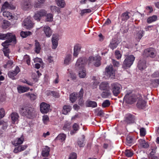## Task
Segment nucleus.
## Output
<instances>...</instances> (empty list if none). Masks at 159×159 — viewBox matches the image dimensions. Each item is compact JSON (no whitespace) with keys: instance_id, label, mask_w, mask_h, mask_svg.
I'll return each instance as SVG.
<instances>
[{"instance_id":"nucleus-1","label":"nucleus","mask_w":159,"mask_h":159,"mask_svg":"<svg viewBox=\"0 0 159 159\" xmlns=\"http://www.w3.org/2000/svg\"><path fill=\"white\" fill-rule=\"evenodd\" d=\"M0 39H7L4 42L2 43V45L4 47L3 51L5 56L7 57L9 59V53L10 51L7 46L10 45V43L13 41L14 42L16 40L15 36L14 35L11 33H7V34H0Z\"/></svg>"},{"instance_id":"nucleus-2","label":"nucleus","mask_w":159,"mask_h":159,"mask_svg":"<svg viewBox=\"0 0 159 159\" xmlns=\"http://www.w3.org/2000/svg\"><path fill=\"white\" fill-rule=\"evenodd\" d=\"M34 109L30 106H23L20 109V113L23 116L30 117L34 113Z\"/></svg>"},{"instance_id":"nucleus-3","label":"nucleus","mask_w":159,"mask_h":159,"mask_svg":"<svg viewBox=\"0 0 159 159\" xmlns=\"http://www.w3.org/2000/svg\"><path fill=\"white\" fill-rule=\"evenodd\" d=\"M135 59L133 55L127 56L123 62L122 67L124 69H127L130 67L133 64Z\"/></svg>"},{"instance_id":"nucleus-4","label":"nucleus","mask_w":159,"mask_h":159,"mask_svg":"<svg viewBox=\"0 0 159 159\" xmlns=\"http://www.w3.org/2000/svg\"><path fill=\"white\" fill-rule=\"evenodd\" d=\"M111 87L113 94L116 96H117L120 94L122 89L121 85L117 82L111 84Z\"/></svg>"},{"instance_id":"nucleus-5","label":"nucleus","mask_w":159,"mask_h":159,"mask_svg":"<svg viewBox=\"0 0 159 159\" xmlns=\"http://www.w3.org/2000/svg\"><path fill=\"white\" fill-rule=\"evenodd\" d=\"M47 12L44 9H41L36 11L33 16L34 19L37 21H40L42 17L46 15Z\"/></svg>"},{"instance_id":"nucleus-6","label":"nucleus","mask_w":159,"mask_h":159,"mask_svg":"<svg viewBox=\"0 0 159 159\" xmlns=\"http://www.w3.org/2000/svg\"><path fill=\"white\" fill-rule=\"evenodd\" d=\"M138 98V97H137ZM137 97L134 94H127L124 98L125 102L127 103L132 104L136 102Z\"/></svg>"},{"instance_id":"nucleus-7","label":"nucleus","mask_w":159,"mask_h":159,"mask_svg":"<svg viewBox=\"0 0 159 159\" xmlns=\"http://www.w3.org/2000/svg\"><path fill=\"white\" fill-rule=\"evenodd\" d=\"M31 19V17L28 16L24 21L23 25L25 28L27 29H30L33 26L34 24L32 22Z\"/></svg>"},{"instance_id":"nucleus-8","label":"nucleus","mask_w":159,"mask_h":159,"mask_svg":"<svg viewBox=\"0 0 159 159\" xmlns=\"http://www.w3.org/2000/svg\"><path fill=\"white\" fill-rule=\"evenodd\" d=\"M49 104L44 102H42L40 105V110L42 113H47L50 110Z\"/></svg>"},{"instance_id":"nucleus-9","label":"nucleus","mask_w":159,"mask_h":159,"mask_svg":"<svg viewBox=\"0 0 159 159\" xmlns=\"http://www.w3.org/2000/svg\"><path fill=\"white\" fill-rule=\"evenodd\" d=\"M155 52V51L153 48H149L144 50L143 54L145 56L153 58L156 56Z\"/></svg>"},{"instance_id":"nucleus-10","label":"nucleus","mask_w":159,"mask_h":159,"mask_svg":"<svg viewBox=\"0 0 159 159\" xmlns=\"http://www.w3.org/2000/svg\"><path fill=\"white\" fill-rule=\"evenodd\" d=\"M87 60L84 57L79 58L77 60L75 66L78 68H81L84 67V65L86 64Z\"/></svg>"},{"instance_id":"nucleus-11","label":"nucleus","mask_w":159,"mask_h":159,"mask_svg":"<svg viewBox=\"0 0 159 159\" xmlns=\"http://www.w3.org/2000/svg\"><path fill=\"white\" fill-rule=\"evenodd\" d=\"M106 74L109 77L113 78L115 76V70L112 65L107 67L106 68Z\"/></svg>"},{"instance_id":"nucleus-12","label":"nucleus","mask_w":159,"mask_h":159,"mask_svg":"<svg viewBox=\"0 0 159 159\" xmlns=\"http://www.w3.org/2000/svg\"><path fill=\"white\" fill-rule=\"evenodd\" d=\"M22 8L24 10H27V9H30L33 7L31 0H26L23 2L21 4Z\"/></svg>"},{"instance_id":"nucleus-13","label":"nucleus","mask_w":159,"mask_h":159,"mask_svg":"<svg viewBox=\"0 0 159 159\" xmlns=\"http://www.w3.org/2000/svg\"><path fill=\"white\" fill-rule=\"evenodd\" d=\"M101 58L100 57L96 56L95 57H90L89 58V60L90 62H93L96 66H99L101 64L100 61Z\"/></svg>"},{"instance_id":"nucleus-14","label":"nucleus","mask_w":159,"mask_h":159,"mask_svg":"<svg viewBox=\"0 0 159 159\" xmlns=\"http://www.w3.org/2000/svg\"><path fill=\"white\" fill-rule=\"evenodd\" d=\"M138 96H139V99L137 104V106L140 109H143L146 106V102L142 99V97L138 95Z\"/></svg>"},{"instance_id":"nucleus-15","label":"nucleus","mask_w":159,"mask_h":159,"mask_svg":"<svg viewBox=\"0 0 159 159\" xmlns=\"http://www.w3.org/2000/svg\"><path fill=\"white\" fill-rule=\"evenodd\" d=\"M19 67L17 66L14 71H9L8 74L9 77L12 79H14V77L20 72Z\"/></svg>"},{"instance_id":"nucleus-16","label":"nucleus","mask_w":159,"mask_h":159,"mask_svg":"<svg viewBox=\"0 0 159 159\" xmlns=\"http://www.w3.org/2000/svg\"><path fill=\"white\" fill-rule=\"evenodd\" d=\"M81 45L80 44H76L74 47L73 56L77 57L81 48Z\"/></svg>"},{"instance_id":"nucleus-17","label":"nucleus","mask_w":159,"mask_h":159,"mask_svg":"<svg viewBox=\"0 0 159 159\" xmlns=\"http://www.w3.org/2000/svg\"><path fill=\"white\" fill-rule=\"evenodd\" d=\"M84 92L83 89L81 88L79 92L78 96V98H79L78 104L81 106H83L84 104V101L83 99Z\"/></svg>"},{"instance_id":"nucleus-18","label":"nucleus","mask_w":159,"mask_h":159,"mask_svg":"<svg viewBox=\"0 0 159 159\" xmlns=\"http://www.w3.org/2000/svg\"><path fill=\"white\" fill-rule=\"evenodd\" d=\"M15 8V7L14 6L9 4L7 2H5L2 5L1 10L2 11L5 9H10L13 10Z\"/></svg>"},{"instance_id":"nucleus-19","label":"nucleus","mask_w":159,"mask_h":159,"mask_svg":"<svg viewBox=\"0 0 159 159\" xmlns=\"http://www.w3.org/2000/svg\"><path fill=\"white\" fill-rule=\"evenodd\" d=\"M99 89L102 90H110L109 84L107 82L101 83L99 85Z\"/></svg>"},{"instance_id":"nucleus-20","label":"nucleus","mask_w":159,"mask_h":159,"mask_svg":"<svg viewBox=\"0 0 159 159\" xmlns=\"http://www.w3.org/2000/svg\"><path fill=\"white\" fill-rule=\"evenodd\" d=\"M138 67L141 70L144 69L146 67V61L143 59L140 60L138 62Z\"/></svg>"},{"instance_id":"nucleus-21","label":"nucleus","mask_w":159,"mask_h":159,"mask_svg":"<svg viewBox=\"0 0 159 159\" xmlns=\"http://www.w3.org/2000/svg\"><path fill=\"white\" fill-rule=\"evenodd\" d=\"M58 36L57 35H53L52 39V48L56 49L58 45Z\"/></svg>"},{"instance_id":"nucleus-22","label":"nucleus","mask_w":159,"mask_h":159,"mask_svg":"<svg viewBox=\"0 0 159 159\" xmlns=\"http://www.w3.org/2000/svg\"><path fill=\"white\" fill-rule=\"evenodd\" d=\"M43 30L46 36L48 37H50L52 34V31L50 27L48 26L44 27Z\"/></svg>"},{"instance_id":"nucleus-23","label":"nucleus","mask_w":159,"mask_h":159,"mask_svg":"<svg viewBox=\"0 0 159 159\" xmlns=\"http://www.w3.org/2000/svg\"><path fill=\"white\" fill-rule=\"evenodd\" d=\"M134 118L133 115L130 114H128L126 115L125 121L127 124L134 123Z\"/></svg>"},{"instance_id":"nucleus-24","label":"nucleus","mask_w":159,"mask_h":159,"mask_svg":"<svg viewBox=\"0 0 159 159\" xmlns=\"http://www.w3.org/2000/svg\"><path fill=\"white\" fill-rule=\"evenodd\" d=\"M79 93H78L74 92L70 95L69 99L70 102L72 103L75 102L78 98Z\"/></svg>"},{"instance_id":"nucleus-25","label":"nucleus","mask_w":159,"mask_h":159,"mask_svg":"<svg viewBox=\"0 0 159 159\" xmlns=\"http://www.w3.org/2000/svg\"><path fill=\"white\" fill-rule=\"evenodd\" d=\"M46 0H34V8H40L41 7V4H44Z\"/></svg>"},{"instance_id":"nucleus-26","label":"nucleus","mask_w":159,"mask_h":159,"mask_svg":"<svg viewBox=\"0 0 159 159\" xmlns=\"http://www.w3.org/2000/svg\"><path fill=\"white\" fill-rule=\"evenodd\" d=\"M27 147L26 145H20L15 148L13 150L15 153H17L19 152L23 151L25 150Z\"/></svg>"},{"instance_id":"nucleus-27","label":"nucleus","mask_w":159,"mask_h":159,"mask_svg":"<svg viewBox=\"0 0 159 159\" xmlns=\"http://www.w3.org/2000/svg\"><path fill=\"white\" fill-rule=\"evenodd\" d=\"M50 151V148L47 146H45L43 149L42 152V155L43 156L45 157L48 156Z\"/></svg>"},{"instance_id":"nucleus-28","label":"nucleus","mask_w":159,"mask_h":159,"mask_svg":"<svg viewBox=\"0 0 159 159\" xmlns=\"http://www.w3.org/2000/svg\"><path fill=\"white\" fill-rule=\"evenodd\" d=\"M24 140V138L23 137H20V138L16 139L13 142V144L15 146H16L22 144Z\"/></svg>"},{"instance_id":"nucleus-29","label":"nucleus","mask_w":159,"mask_h":159,"mask_svg":"<svg viewBox=\"0 0 159 159\" xmlns=\"http://www.w3.org/2000/svg\"><path fill=\"white\" fill-rule=\"evenodd\" d=\"M79 70V75L80 78H85L86 75V71L85 69L83 67L81 68H78Z\"/></svg>"},{"instance_id":"nucleus-30","label":"nucleus","mask_w":159,"mask_h":159,"mask_svg":"<svg viewBox=\"0 0 159 159\" xmlns=\"http://www.w3.org/2000/svg\"><path fill=\"white\" fill-rule=\"evenodd\" d=\"M139 142L140 146L143 148H147L149 146V145L147 142L143 139H140L139 140Z\"/></svg>"},{"instance_id":"nucleus-31","label":"nucleus","mask_w":159,"mask_h":159,"mask_svg":"<svg viewBox=\"0 0 159 159\" xmlns=\"http://www.w3.org/2000/svg\"><path fill=\"white\" fill-rule=\"evenodd\" d=\"M130 13L128 12H126L122 14L120 17L122 21H125L129 18Z\"/></svg>"},{"instance_id":"nucleus-32","label":"nucleus","mask_w":159,"mask_h":159,"mask_svg":"<svg viewBox=\"0 0 159 159\" xmlns=\"http://www.w3.org/2000/svg\"><path fill=\"white\" fill-rule=\"evenodd\" d=\"M118 45V43L116 39H113L110 42L109 47L112 50L116 48Z\"/></svg>"},{"instance_id":"nucleus-33","label":"nucleus","mask_w":159,"mask_h":159,"mask_svg":"<svg viewBox=\"0 0 159 159\" xmlns=\"http://www.w3.org/2000/svg\"><path fill=\"white\" fill-rule=\"evenodd\" d=\"M35 42L34 51L36 53H39L41 49V45L38 40H35Z\"/></svg>"},{"instance_id":"nucleus-34","label":"nucleus","mask_w":159,"mask_h":159,"mask_svg":"<svg viewBox=\"0 0 159 159\" xmlns=\"http://www.w3.org/2000/svg\"><path fill=\"white\" fill-rule=\"evenodd\" d=\"M3 16L7 18L9 20H11L13 19L14 17L12 15V14L8 11H5L3 13Z\"/></svg>"},{"instance_id":"nucleus-35","label":"nucleus","mask_w":159,"mask_h":159,"mask_svg":"<svg viewBox=\"0 0 159 159\" xmlns=\"http://www.w3.org/2000/svg\"><path fill=\"white\" fill-rule=\"evenodd\" d=\"M30 89L29 87L19 86L17 87V89L19 93H22L27 92Z\"/></svg>"},{"instance_id":"nucleus-36","label":"nucleus","mask_w":159,"mask_h":159,"mask_svg":"<svg viewBox=\"0 0 159 159\" xmlns=\"http://www.w3.org/2000/svg\"><path fill=\"white\" fill-rule=\"evenodd\" d=\"M71 106L69 105H65L62 110V113L66 115L69 112L71 109Z\"/></svg>"},{"instance_id":"nucleus-37","label":"nucleus","mask_w":159,"mask_h":159,"mask_svg":"<svg viewBox=\"0 0 159 159\" xmlns=\"http://www.w3.org/2000/svg\"><path fill=\"white\" fill-rule=\"evenodd\" d=\"M50 9L52 13L57 12L59 13L61 12L60 9L56 6H51L50 7Z\"/></svg>"},{"instance_id":"nucleus-38","label":"nucleus","mask_w":159,"mask_h":159,"mask_svg":"<svg viewBox=\"0 0 159 159\" xmlns=\"http://www.w3.org/2000/svg\"><path fill=\"white\" fill-rule=\"evenodd\" d=\"M73 130L70 131V134L73 135L77 132L79 129V125L76 123H75L73 125Z\"/></svg>"},{"instance_id":"nucleus-39","label":"nucleus","mask_w":159,"mask_h":159,"mask_svg":"<svg viewBox=\"0 0 159 159\" xmlns=\"http://www.w3.org/2000/svg\"><path fill=\"white\" fill-rule=\"evenodd\" d=\"M82 139H79L77 141V144L80 147H84L85 145L84 143L85 136L84 135H82Z\"/></svg>"},{"instance_id":"nucleus-40","label":"nucleus","mask_w":159,"mask_h":159,"mask_svg":"<svg viewBox=\"0 0 159 159\" xmlns=\"http://www.w3.org/2000/svg\"><path fill=\"white\" fill-rule=\"evenodd\" d=\"M71 55L70 54L67 55L65 57L64 64L67 65H69L71 62Z\"/></svg>"},{"instance_id":"nucleus-41","label":"nucleus","mask_w":159,"mask_h":159,"mask_svg":"<svg viewBox=\"0 0 159 159\" xmlns=\"http://www.w3.org/2000/svg\"><path fill=\"white\" fill-rule=\"evenodd\" d=\"M157 19V17L156 15H153L152 16L149 17L147 19V22L150 24L152 22L156 21Z\"/></svg>"},{"instance_id":"nucleus-42","label":"nucleus","mask_w":159,"mask_h":159,"mask_svg":"<svg viewBox=\"0 0 159 159\" xmlns=\"http://www.w3.org/2000/svg\"><path fill=\"white\" fill-rule=\"evenodd\" d=\"M11 119L13 123H14L16 121L19 117V116L17 113H13L11 115Z\"/></svg>"},{"instance_id":"nucleus-43","label":"nucleus","mask_w":159,"mask_h":159,"mask_svg":"<svg viewBox=\"0 0 159 159\" xmlns=\"http://www.w3.org/2000/svg\"><path fill=\"white\" fill-rule=\"evenodd\" d=\"M126 144L129 146H131L134 142V139L132 137L130 136H128L126 139Z\"/></svg>"},{"instance_id":"nucleus-44","label":"nucleus","mask_w":159,"mask_h":159,"mask_svg":"<svg viewBox=\"0 0 159 159\" xmlns=\"http://www.w3.org/2000/svg\"><path fill=\"white\" fill-rule=\"evenodd\" d=\"M56 3L59 7L63 8L66 5V3L64 0H55Z\"/></svg>"},{"instance_id":"nucleus-45","label":"nucleus","mask_w":159,"mask_h":159,"mask_svg":"<svg viewBox=\"0 0 159 159\" xmlns=\"http://www.w3.org/2000/svg\"><path fill=\"white\" fill-rule=\"evenodd\" d=\"M86 105L87 107H97V104L94 101H87L86 102Z\"/></svg>"},{"instance_id":"nucleus-46","label":"nucleus","mask_w":159,"mask_h":159,"mask_svg":"<svg viewBox=\"0 0 159 159\" xmlns=\"http://www.w3.org/2000/svg\"><path fill=\"white\" fill-rule=\"evenodd\" d=\"M66 138V135L64 134H59L56 138V139L61 140V141H64Z\"/></svg>"},{"instance_id":"nucleus-47","label":"nucleus","mask_w":159,"mask_h":159,"mask_svg":"<svg viewBox=\"0 0 159 159\" xmlns=\"http://www.w3.org/2000/svg\"><path fill=\"white\" fill-rule=\"evenodd\" d=\"M25 95L29 98L31 100H34L37 98V96L34 94L30 93H25Z\"/></svg>"},{"instance_id":"nucleus-48","label":"nucleus","mask_w":159,"mask_h":159,"mask_svg":"<svg viewBox=\"0 0 159 159\" xmlns=\"http://www.w3.org/2000/svg\"><path fill=\"white\" fill-rule=\"evenodd\" d=\"M106 91L105 92H103L101 94V96L103 98H107L111 95V93L110 90Z\"/></svg>"},{"instance_id":"nucleus-49","label":"nucleus","mask_w":159,"mask_h":159,"mask_svg":"<svg viewBox=\"0 0 159 159\" xmlns=\"http://www.w3.org/2000/svg\"><path fill=\"white\" fill-rule=\"evenodd\" d=\"M31 34V32L28 31H22L20 34V36L23 38H25L28 36L29 35Z\"/></svg>"},{"instance_id":"nucleus-50","label":"nucleus","mask_w":159,"mask_h":159,"mask_svg":"<svg viewBox=\"0 0 159 159\" xmlns=\"http://www.w3.org/2000/svg\"><path fill=\"white\" fill-rule=\"evenodd\" d=\"M10 25L9 22L7 20H3L2 25V27L4 29H6Z\"/></svg>"},{"instance_id":"nucleus-51","label":"nucleus","mask_w":159,"mask_h":159,"mask_svg":"<svg viewBox=\"0 0 159 159\" xmlns=\"http://www.w3.org/2000/svg\"><path fill=\"white\" fill-rule=\"evenodd\" d=\"M53 15L51 13L47 14L46 16V20L47 21L51 22L53 21Z\"/></svg>"},{"instance_id":"nucleus-52","label":"nucleus","mask_w":159,"mask_h":159,"mask_svg":"<svg viewBox=\"0 0 159 159\" xmlns=\"http://www.w3.org/2000/svg\"><path fill=\"white\" fill-rule=\"evenodd\" d=\"M110 105V102L109 100H106L104 101L102 104V107L103 108L108 107Z\"/></svg>"},{"instance_id":"nucleus-53","label":"nucleus","mask_w":159,"mask_h":159,"mask_svg":"<svg viewBox=\"0 0 159 159\" xmlns=\"http://www.w3.org/2000/svg\"><path fill=\"white\" fill-rule=\"evenodd\" d=\"M144 31L143 30L139 31L138 32L136 35V38L140 39L143 36Z\"/></svg>"},{"instance_id":"nucleus-54","label":"nucleus","mask_w":159,"mask_h":159,"mask_svg":"<svg viewBox=\"0 0 159 159\" xmlns=\"http://www.w3.org/2000/svg\"><path fill=\"white\" fill-rule=\"evenodd\" d=\"M24 61H26L27 64L29 65L30 64V60L29 56L27 55H25L24 57Z\"/></svg>"},{"instance_id":"nucleus-55","label":"nucleus","mask_w":159,"mask_h":159,"mask_svg":"<svg viewBox=\"0 0 159 159\" xmlns=\"http://www.w3.org/2000/svg\"><path fill=\"white\" fill-rule=\"evenodd\" d=\"M91 12V10L89 9H84L81 10L80 15L81 16H83L85 13H89Z\"/></svg>"},{"instance_id":"nucleus-56","label":"nucleus","mask_w":159,"mask_h":159,"mask_svg":"<svg viewBox=\"0 0 159 159\" xmlns=\"http://www.w3.org/2000/svg\"><path fill=\"white\" fill-rule=\"evenodd\" d=\"M42 120L44 124H45L48 123L49 121L48 116L46 115L43 116Z\"/></svg>"},{"instance_id":"nucleus-57","label":"nucleus","mask_w":159,"mask_h":159,"mask_svg":"<svg viewBox=\"0 0 159 159\" xmlns=\"http://www.w3.org/2000/svg\"><path fill=\"white\" fill-rule=\"evenodd\" d=\"M126 156L128 157H131L133 155V153L130 150H126L125 152Z\"/></svg>"},{"instance_id":"nucleus-58","label":"nucleus","mask_w":159,"mask_h":159,"mask_svg":"<svg viewBox=\"0 0 159 159\" xmlns=\"http://www.w3.org/2000/svg\"><path fill=\"white\" fill-rule=\"evenodd\" d=\"M146 130L143 128H141L140 129V135L141 136H144L146 134Z\"/></svg>"},{"instance_id":"nucleus-59","label":"nucleus","mask_w":159,"mask_h":159,"mask_svg":"<svg viewBox=\"0 0 159 159\" xmlns=\"http://www.w3.org/2000/svg\"><path fill=\"white\" fill-rule=\"evenodd\" d=\"M5 112L3 108H1L0 110V119L4 117Z\"/></svg>"},{"instance_id":"nucleus-60","label":"nucleus","mask_w":159,"mask_h":159,"mask_svg":"<svg viewBox=\"0 0 159 159\" xmlns=\"http://www.w3.org/2000/svg\"><path fill=\"white\" fill-rule=\"evenodd\" d=\"M112 62L114 66L115 67H118L120 65V63L118 61H117L114 59H112Z\"/></svg>"},{"instance_id":"nucleus-61","label":"nucleus","mask_w":159,"mask_h":159,"mask_svg":"<svg viewBox=\"0 0 159 159\" xmlns=\"http://www.w3.org/2000/svg\"><path fill=\"white\" fill-rule=\"evenodd\" d=\"M76 153L73 152L70 154L68 159H76Z\"/></svg>"},{"instance_id":"nucleus-62","label":"nucleus","mask_w":159,"mask_h":159,"mask_svg":"<svg viewBox=\"0 0 159 159\" xmlns=\"http://www.w3.org/2000/svg\"><path fill=\"white\" fill-rule=\"evenodd\" d=\"M13 64V61L11 60L8 61L6 63V64L4 66L5 67L7 66L10 67Z\"/></svg>"},{"instance_id":"nucleus-63","label":"nucleus","mask_w":159,"mask_h":159,"mask_svg":"<svg viewBox=\"0 0 159 159\" xmlns=\"http://www.w3.org/2000/svg\"><path fill=\"white\" fill-rule=\"evenodd\" d=\"M116 57L117 59H119L121 57V55L120 52L118 51H116L115 52Z\"/></svg>"},{"instance_id":"nucleus-64","label":"nucleus","mask_w":159,"mask_h":159,"mask_svg":"<svg viewBox=\"0 0 159 159\" xmlns=\"http://www.w3.org/2000/svg\"><path fill=\"white\" fill-rule=\"evenodd\" d=\"M152 77L153 78L158 77H159V72L157 71L155 72L152 75Z\"/></svg>"}]
</instances>
